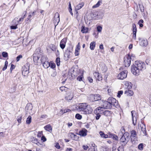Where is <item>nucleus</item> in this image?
Wrapping results in <instances>:
<instances>
[{"label": "nucleus", "instance_id": "1", "mask_svg": "<svg viewBox=\"0 0 151 151\" xmlns=\"http://www.w3.org/2000/svg\"><path fill=\"white\" fill-rule=\"evenodd\" d=\"M145 63L141 61H136L132 67V72L134 75L138 76L140 73V71L145 68Z\"/></svg>", "mask_w": 151, "mask_h": 151}, {"label": "nucleus", "instance_id": "2", "mask_svg": "<svg viewBox=\"0 0 151 151\" xmlns=\"http://www.w3.org/2000/svg\"><path fill=\"white\" fill-rule=\"evenodd\" d=\"M78 109L79 111H82L84 114H91L93 111L91 107L86 103L80 104Z\"/></svg>", "mask_w": 151, "mask_h": 151}, {"label": "nucleus", "instance_id": "3", "mask_svg": "<svg viewBox=\"0 0 151 151\" xmlns=\"http://www.w3.org/2000/svg\"><path fill=\"white\" fill-rule=\"evenodd\" d=\"M121 132L123 134L120 139V142L124 143L125 145L129 140V135L128 132H125V130L124 127H122L121 129Z\"/></svg>", "mask_w": 151, "mask_h": 151}, {"label": "nucleus", "instance_id": "4", "mask_svg": "<svg viewBox=\"0 0 151 151\" xmlns=\"http://www.w3.org/2000/svg\"><path fill=\"white\" fill-rule=\"evenodd\" d=\"M135 57L133 55H131L130 54H128L126 55L124 58V65L126 67H129L130 65L131 61L134 60Z\"/></svg>", "mask_w": 151, "mask_h": 151}, {"label": "nucleus", "instance_id": "5", "mask_svg": "<svg viewBox=\"0 0 151 151\" xmlns=\"http://www.w3.org/2000/svg\"><path fill=\"white\" fill-rule=\"evenodd\" d=\"M108 102L110 104L111 106L117 108L119 106L118 102L115 99L112 97H109L108 99Z\"/></svg>", "mask_w": 151, "mask_h": 151}, {"label": "nucleus", "instance_id": "6", "mask_svg": "<svg viewBox=\"0 0 151 151\" xmlns=\"http://www.w3.org/2000/svg\"><path fill=\"white\" fill-rule=\"evenodd\" d=\"M139 129H140L142 133H141V134L142 136H146V126L145 124L143 122H141V123L138 124Z\"/></svg>", "mask_w": 151, "mask_h": 151}, {"label": "nucleus", "instance_id": "7", "mask_svg": "<svg viewBox=\"0 0 151 151\" xmlns=\"http://www.w3.org/2000/svg\"><path fill=\"white\" fill-rule=\"evenodd\" d=\"M32 105L30 104H28L25 107V109L26 111V114L29 113V114L32 115L34 114V112L32 111Z\"/></svg>", "mask_w": 151, "mask_h": 151}, {"label": "nucleus", "instance_id": "8", "mask_svg": "<svg viewBox=\"0 0 151 151\" xmlns=\"http://www.w3.org/2000/svg\"><path fill=\"white\" fill-rule=\"evenodd\" d=\"M127 71L125 70L120 73L118 76V78L121 80H123L127 77Z\"/></svg>", "mask_w": 151, "mask_h": 151}, {"label": "nucleus", "instance_id": "9", "mask_svg": "<svg viewBox=\"0 0 151 151\" xmlns=\"http://www.w3.org/2000/svg\"><path fill=\"white\" fill-rule=\"evenodd\" d=\"M131 140L132 142H134L135 141L137 140V137L136 131L132 130L131 132Z\"/></svg>", "mask_w": 151, "mask_h": 151}, {"label": "nucleus", "instance_id": "10", "mask_svg": "<svg viewBox=\"0 0 151 151\" xmlns=\"http://www.w3.org/2000/svg\"><path fill=\"white\" fill-rule=\"evenodd\" d=\"M131 114L132 118L133 123L134 125H135L136 124L138 115L134 111H132Z\"/></svg>", "mask_w": 151, "mask_h": 151}, {"label": "nucleus", "instance_id": "11", "mask_svg": "<svg viewBox=\"0 0 151 151\" xmlns=\"http://www.w3.org/2000/svg\"><path fill=\"white\" fill-rule=\"evenodd\" d=\"M60 16L59 13L56 12L55 13L54 17L53 23L55 25V27L60 22Z\"/></svg>", "mask_w": 151, "mask_h": 151}, {"label": "nucleus", "instance_id": "12", "mask_svg": "<svg viewBox=\"0 0 151 151\" xmlns=\"http://www.w3.org/2000/svg\"><path fill=\"white\" fill-rule=\"evenodd\" d=\"M139 42L140 45L142 46H146L148 44V42L147 39L141 38L140 37L138 38Z\"/></svg>", "mask_w": 151, "mask_h": 151}, {"label": "nucleus", "instance_id": "13", "mask_svg": "<svg viewBox=\"0 0 151 151\" xmlns=\"http://www.w3.org/2000/svg\"><path fill=\"white\" fill-rule=\"evenodd\" d=\"M101 106H102L103 108L104 109H109L112 108L110 104H109V103L108 102V100L107 101H104L103 102V104Z\"/></svg>", "mask_w": 151, "mask_h": 151}, {"label": "nucleus", "instance_id": "14", "mask_svg": "<svg viewBox=\"0 0 151 151\" xmlns=\"http://www.w3.org/2000/svg\"><path fill=\"white\" fill-rule=\"evenodd\" d=\"M67 41V39L66 38H63L61 41L60 43V47L62 49H63L65 48Z\"/></svg>", "mask_w": 151, "mask_h": 151}, {"label": "nucleus", "instance_id": "15", "mask_svg": "<svg viewBox=\"0 0 151 151\" xmlns=\"http://www.w3.org/2000/svg\"><path fill=\"white\" fill-rule=\"evenodd\" d=\"M100 69L101 70L103 73L106 72L107 70V68L106 65L103 63H101L100 65Z\"/></svg>", "mask_w": 151, "mask_h": 151}, {"label": "nucleus", "instance_id": "16", "mask_svg": "<svg viewBox=\"0 0 151 151\" xmlns=\"http://www.w3.org/2000/svg\"><path fill=\"white\" fill-rule=\"evenodd\" d=\"M132 31H133V38L134 40L136 39V34L137 32V28L135 24H132Z\"/></svg>", "mask_w": 151, "mask_h": 151}, {"label": "nucleus", "instance_id": "17", "mask_svg": "<svg viewBox=\"0 0 151 151\" xmlns=\"http://www.w3.org/2000/svg\"><path fill=\"white\" fill-rule=\"evenodd\" d=\"M93 75L96 80L99 81L102 80L103 79L102 77L99 72H95L93 73Z\"/></svg>", "mask_w": 151, "mask_h": 151}, {"label": "nucleus", "instance_id": "18", "mask_svg": "<svg viewBox=\"0 0 151 151\" xmlns=\"http://www.w3.org/2000/svg\"><path fill=\"white\" fill-rule=\"evenodd\" d=\"M87 130L85 129H83L79 132L78 134L82 137H85L87 135Z\"/></svg>", "mask_w": 151, "mask_h": 151}, {"label": "nucleus", "instance_id": "19", "mask_svg": "<svg viewBox=\"0 0 151 151\" xmlns=\"http://www.w3.org/2000/svg\"><path fill=\"white\" fill-rule=\"evenodd\" d=\"M130 89H127L124 92V93L127 96H132L134 94V92L132 90Z\"/></svg>", "mask_w": 151, "mask_h": 151}, {"label": "nucleus", "instance_id": "20", "mask_svg": "<svg viewBox=\"0 0 151 151\" xmlns=\"http://www.w3.org/2000/svg\"><path fill=\"white\" fill-rule=\"evenodd\" d=\"M124 84L127 89H131L132 87V84L130 82L128 81L124 82Z\"/></svg>", "mask_w": 151, "mask_h": 151}, {"label": "nucleus", "instance_id": "21", "mask_svg": "<svg viewBox=\"0 0 151 151\" xmlns=\"http://www.w3.org/2000/svg\"><path fill=\"white\" fill-rule=\"evenodd\" d=\"M99 134L101 137L102 138L106 139L109 137V135L108 134H105L102 131H100L99 132Z\"/></svg>", "mask_w": 151, "mask_h": 151}, {"label": "nucleus", "instance_id": "22", "mask_svg": "<svg viewBox=\"0 0 151 151\" xmlns=\"http://www.w3.org/2000/svg\"><path fill=\"white\" fill-rule=\"evenodd\" d=\"M44 129L46 131L51 133L52 131V127L50 124H47L44 127Z\"/></svg>", "mask_w": 151, "mask_h": 151}, {"label": "nucleus", "instance_id": "23", "mask_svg": "<svg viewBox=\"0 0 151 151\" xmlns=\"http://www.w3.org/2000/svg\"><path fill=\"white\" fill-rule=\"evenodd\" d=\"M70 134V136L72 139L77 141L79 137L73 133H71Z\"/></svg>", "mask_w": 151, "mask_h": 151}, {"label": "nucleus", "instance_id": "24", "mask_svg": "<svg viewBox=\"0 0 151 151\" xmlns=\"http://www.w3.org/2000/svg\"><path fill=\"white\" fill-rule=\"evenodd\" d=\"M108 134L109 135V138H112L113 139L116 140L118 139V137L115 134H113L110 132L108 133Z\"/></svg>", "mask_w": 151, "mask_h": 151}, {"label": "nucleus", "instance_id": "25", "mask_svg": "<svg viewBox=\"0 0 151 151\" xmlns=\"http://www.w3.org/2000/svg\"><path fill=\"white\" fill-rule=\"evenodd\" d=\"M73 96L71 93H68L67 94L65 99L69 101L73 99Z\"/></svg>", "mask_w": 151, "mask_h": 151}, {"label": "nucleus", "instance_id": "26", "mask_svg": "<svg viewBox=\"0 0 151 151\" xmlns=\"http://www.w3.org/2000/svg\"><path fill=\"white\" fill-rule=\"evenodd\" d=\"M84 3L81 2L79 3L76 7V10H78L80 9L84 6Z\"/></svg>", "mask_w": 151, "mask_h": 151}, {"label": "nucleus", "instance_id": "27", "mask_svg": "<svg viewBox=\"0 0 151 151\" xmlns=\"http://www.w3.org/2000/svg\"><path fill=\"white\" fill-rule=\"evenodd\" d=\"M96 42L94 41H93L90 43V48L91 50H94L96 46Z\"/></svg>", "mask_w": 151, "mask_h": 151}, {"label": "nucleus", "instance_id": "28", "mask_svg": "<svg viewBox=\"0 0 151 151\" xmlns=\"http://www.w3.org/2000/svg\"><path fill=\"white\" fill-rule=\"evenodd\" d=\"M103 14L102 12L99 13L98 12V15L97 17L94 18V19H102L103 17Z\"/></svg>", "mask_w": 151, "mask_h": 151}, {"label": "nucleus", "instance_id": "29", "mask_svg": "<svg viewBox=\"0 0 151 151\" xmlns=\"http://www.w3.org/2000/svg\"><path fill=\"white\" fill-rule=\"evenodd\" d=\"M104 114L107 116H109L111 114V112L109 110H105L103 112Z\"/></svg>", "mask_w": 151, "mask_h": 151}, {"label": "nucleus", "instance_id": "30", "mask_svg": "<svg viewBox=\"0 0 151 151\" xmlns=\"http://www.w3.org/2000/svg\"><path fill=\"white\" fill-rule=\"evenodd\" d=\"M42 64L43 67L45 68H47L50 66V64L48 61L44 62Z\"/></svg>", "mask_w": 151, "mask_h": 151}, {"label": "nucleus", "instance_id": "31", "mask_svg": "<svg viewBox=\"0 0 151 151\" xmlns=\"http://www.w3.org/2000/svg\"><path fill=\"white\" fill-rule=\"evenodd\" d=\"M17 18H15L12 21V23L13 25H17L18 24L19 22Z\"/></svg>", "mask_w": 151, "mask_h": 151}, {"label": "nucleus", "instance_id": "32", "mask_svg": "<svg viewBox=\"0 0 151 151\" xmlns=\"http://www.w3.org/2000/svg\"><path fill=\"white\" fill-rule=\"evenodd\" d=\"M94 95L95 101H98L101 99V96L100 95L96 94Z\"/></svg>", "mask_w": 151, "mask_h": 151}, {"label": "nucleus", "instance_id": "33", "mask_svg": "<svg viewBox=\"0 0 151 151\" xmlns=\"http://www.w3.org/2000/svg\"><path fill=\"white\" fill-rule=\"evenodd\" d=\"M71 52L70 48H68L66 51V52L65 53V56H67L68 57L70 55V53Z\"/></svg>", "mask_w": 151, "mask_h": 151}, {"label": "nucleus", "instance_id": "34", "mask_svg": "<svg viewBox=\"0 0 151 151\" xmlns=\"http://www.w3.org/2000/svg\"><path fill=\"white\" fill-rule=\"evenodd\" d=\"M47 61H48L47 58L46 56H42L41 59V61L42 63H44V62H45Z\"/></svg>", "mask_w": 151, "mask_h": 151}, {"label": "nucleus", "instance_id": "35", "mask_svg": "<svg viewBox=\"0 0 151 151\" xmlns=\"http://www.w3.org/2000/svg\"><path fill=\"white\" fill-rule=\"evenodd\" d=\"M101 3H102L101 1H99L96 4L94 5L93 6L92 8L94 9V8H96L97 7H99L100 6V5H101Z\"/></svg>", "mask_w": 151, "mask_h": 151}, {"label": "nucleus", "instance_id": "36", "mask_svg": "<svg viewBox=\"0 0 151 151\" xmlns=\"http://www.w3.org/2000/svg\"><path fill=\"white\" fill-rule=\"evenodd\" d=\"M36 11H35L33 12H30L29 13L28 17L31 18L33 17L36 14Z\"/></svg>", "mask_w": 151, "mask_h": 151}, {"label": "nucleus", "instance_id": "37", "mask_svg": "<svg viewBox=\"0 0 151 151\" xmlns=\"http://www.w3.org/2000/svg\"><path fill=\"white\" fill-rule=\"evenodd\" d=\"M32 141L33 143L37 144L38 145H39L40 144L38 141V139L35 138H33Z\"/></svg>", "mask_w": 151, "mask_h": 151}, {"label": "nucleus", "instance_id": "38", "mask_svg": "<svg viewBox=\"0 0 151 151\" xmlns=\"http://www.w3.org/2000/svg\"><path fill=\"white\" fill-rule=\"evenodd\" d=\"M89 100L91 101H95L94 95L93 94H91L88 97Z\"/></svg>", "mask_w": 151, "mask_h": 151}, {"label": "nucleus", "instance_id": "39", "mask_svg": "<svg viewBox=\"0 0 151 151\" xmlns=\"http://www.w3.org/2000/svg\"><path fill=\"white\" fill-rule=\"evenodd\" d=\"M81 31L83 33H86L88 31V28L87 27L85 28L84 26H82Z\"/></svg>", "mask_w": 151, "mask_h": 151}, {"label": "nucleus", "instance_id": "40", "mask_svg": "<svg viewBox=\"0 0 151 151\" xmlns=\"http://www.w3.org/2000/svg\"><path fill=\"white\" fill-rule=\"evenodd\" d=\"M32 117L31 116H29L27 119L26 123L27 124H29L31 122Z\"/></svg>", "mask_w": 151, "mask_h": 151}, {"label": "nucleus", "instance_id": "41", "mask_svg": "<svg viewBox=\"0 0 151 151\" xmlns=\"http://www.w3.org/2000/svg\"><path fill=\"white\" fill-rule=\"evenodd\" d=\"M27 13L26 11H24V12L23 13V15L22 16V17L20 18L19 20H18L19 21V22L21 21H23V20L24 19V18L25 17V15Z\"/></svg>", "mask_w": 151, "mask_h": 151}, {"label": "nucleus", "instance_id": "42", "mask_svg": "<svg viewBox=\"0 0 151 151\" xmlns=\"http://www.w3.org/2000/svg\"><path fill=\"white\" fill-rule=\"evenodd\" d=\"M50 48L53 51H55L56 47L55 45L53 44H51L50 46Z\"/></svg>", "mask_w": 151, "mask_h": 151}, {"label": "nucleus", "instance_id": "43", "mask_svg": "<svg viewBox=\"0 0 151 151\" xmlns=\"http://www.w3.org/2000/svg\"><path fill=\"white\" fill-rule=\"evenodd\" d=\"M139 5L141 12H144V6L142 4H139Z\"/></svg>", "mask_w": 151, "mask_h": 151}, {"label": "nucleus", "instance_id": "44", "mask_svg": "<svg viewBox=\"0 0 151 151\" xmlns=\"http://www.w3.org/2000/svg\"><path fill=\"white\" fill-rule=\"evenodd\" d=\"M39 57L38 56H33V60L34 63L37 64L38 62V60L39 59Z\"/></svg>", "mask_w": 151, "mask_h": 151}, {"label": "nucleus", "instance_id": "45", "mask_svg": "<svg viewBox=\"0 0 151 151\" xmlns=\"http://www.w3.org/2000/svg\"><path fill=\"white\" fill-rule=\"evenodd\" d=\"M29 73V70H22V74L24 76L27 75Z\"/></svg>", "mask_w": 151, "mask_h": 151}, {"label": "nucleus", "instance_id": "46", "mask_svg": "<svg viewBox=\"0 0 151 151\" xmlns=\"http://www.w3.org/2000/svg\"><path fill=\"white\" fill-rule=\"evenodd\" d=\"M56 63L57 65L58 66H59L60 65V58L59 57H58L56 60Z\"/></svg>", "mask_w": 151, "mask_h": 151}, {"label": "nucleus", "instance_id": "47", "mask_svg": "<svg viewBox=\"0 0 151 151\" xmlns=\"http://www.w3.org/2000/svg\"><path fill=\"white\" fill-rule=\"evenodd\" d=\"M138 149L141 150H142L143 148V145L142 143L139 144L138 146Z\"/></svg>", "mask_w": 151, "mask_h": 151}, {"label": "nucleus", "instance_id": "48", "mask_svg": "<svg viewBox=\"0 0 151 151\" xmlns=\"http://www.w3.org/2000/svg\"><path fill=\"white\" fill-rule=\"evenodd\" d=\"M67 89V88L65 86H61L60 88V89L61 91H66Z\"/></svg>", "mask_w": 151, "mask_h": 151}, {"label": "nucleus", "instance_id": "49", "mask_svg": "<svg viewBox=\"0 0 151 151\" xmlns=\"http://www.w3.org/2000/svg\"><path fill=\"white\" fill-rule=\"evenodd\" d=\"M8 64V62L6 60L5 62L4 66L2 69L3 70H4L6 69Z\"/></svg>", "mask_w": 151, "mask_h": 151}, {"label": "nucleus", "instance_id": "50", "mask_svg": "<svg viewBox=\"0 0 151 151\" xmlns=\"http://www.w3.org/2000/svg\"><path fill=\"white\" fill-rule=\"evenodd\" d=\"M22 118V116H19L17 117V121L19 123H20L21 122V120Z\"/></svg>", "mask_w": 151, "mask_h": 151}, {"label": "nucleus", "instance_id": "51", "mask_svg": "<svg viewBox=\"0 0 151 151\" xmlns=\"http://www.w3.org/2000/svg\"><path fill=\"white\" fill-rule=\"evenodd\" d=\"M60 114L62 115L64 113L67 112L68 111H67L66 109H65L64 110L61 109L60 111Z\"/></svg>", "mask_w": 151, "mask_h": 151}, {"label": "nucleus", "instance_id": "52", "mask_svg": "<svg viewBox=\"0 0 151 151\" xmlns=\"http://www.w3.org/2000/svg\"><path fill=\"white\" fill-rule=\"evenodd\" d=\"M75 117L78 119H80L82 118V116L80 114H76Z\"/></svg>", "mask_w": 151, "mask_h": 151}, {"label": "nucleus", "instance_id": "53", "mask_svg": "<svg viewBox=\"0 0 151 151\" xmlns=\"http://www.w3.org/2000/svg\"><path fill=\"white\" fill-rule=\"evenodd\" d=\"M98 15V12H96L93 13V19H94V18L97 17Z\"/></svg>", "mask_w": 151, "mask_h": 151}, {"label": "nucleus", "instance_id": "54", "mask_svg": "<svg viewBox=\"0 0 151 151\" xmlns=\"http://www.w3.org/2000/svg\"><path fill=\"white\" fill-rule=\"evenodd\" d=\"M2 56L4 58H6L8 56V54L7 52H2Z\"/></svg>", "mask_w": 151, "mask_h": 151}, {"label": "nucleus", "instance_id": "55", "mask_svg": "<svg viewBox=\"0 0 151 151\" xmlns=\"http://www.w3.org/2000/svg\"><path fill=\"white\" fill-rule=\"evenodd\" d=\"M123 93V91H119L118 93V94H117V96L119 98H120V97L121 95H122V94Z\"/></svg>", "mask_w": 151, "mask_h": 151}, {"label": "nucleus", "instance_id": "56", "mask_svg": "<svg viewBox=\"0 0 151 151\" xmlns=\"http://www.w3.org/2000/svg\"><path fill=\"white\" fill-rule=\"evenodd\" d=\"M55 146L58 149H60V147L58 142H56L55 143Z\"/></svg>", "mask_w": 151, "mask_h": 151}, {"label": "nucleus", "instance_id": "57", "mask_svg": "<svg viewBox=\"0 0 151 151\" xmlns=\"http://www.w3.org/2000/svg\"><path fill=\"white\" fill-rule=\"evenodd\" d=\"M102 27L101 26H98L97 27V31L99 32H101L102 30Z\"/></svg>", "mask_w": 151, "mask_h": 151}, {"label": "nucleus", "instance_id": "58", "mask_svg": "<svg viewBox=\"0 0 151 151\" xmlns=\"http://www.w3.org/2000/svg\"><path fill=\"white\" fill-rule=\"evenodd\" d=\"M68 6H69V8L70 9L69 12L70 13V14H71L72 15L73 13L72 12V9L71 8V4H70V2Z\"/></svg>", "mask_w": 151, "mask_h": 151}, {"label": "nucleus", "instance_id": "59", "mask_svg": "<svg viewBox=\"0 0 151 151\" xmlns=\"http://www.w3.org/2000/svg\"><path fill=\"white\" fill-rule=\"evenodd\" d=\"M22 55H19L17 57V58H16L17 61V62L19 61V60L20 59L22 58Z\"/></svg>", "mask_w": 151, "mask_h": 151}, {"label": "nucleus", "instance_id": "60", "mask_svg": "<svg viewBox=\"0 0 151 151\" xmlns=\"http://www.w3.org/2000/svg\"><path fill=\"white\" fill-rule=\"evenodd\" d=\"M118 151H124V148L122 146H120L118 148Z\"/></svg>", "mask_w": 151, "mask_h": 151}, {"label": "nucleus", "instance_id": "61", "mask_svg": "<svg viewBox=\"0 0 151 151\" xmlns=\"http://www.w3.org/2000/svg\"><path fill=\"white\" fill-rule=\"evenodd\" d=\"M80 50H77L76 49L75 51V55L76 56H78L79 55V51Z\"/></svg>", "mask_w": 151, "mask_h": 151}, {"label": "nucleus", "instance_id": "62", "mask_svg": "<svg viewBox=\"0 0 151 151\" xmlns=\"http://www.w3.org/2000/svg\"><path fill=\"white\" fill-rule=\"evenodd\" d=\"M42 131H40L38 132L37 134V137H40L42 135Z\"/></svg>", "mask_w": 151, "mask_h": 151}, {"label": "nucleus", "instance_id": "63", "mask_svg": "<svg viewBox=\"0 0 151 151\" xmlns=\"http://www.w3.org/2000/svg\"><path fill=\"white\" fill-rule=\"evenodd\" d=\"M80 42H78L77 45L76 49L77 50H80Z\"/></svg>", "mask_w": 151, "mask_h": 151}, {"label": "nucleus", "instance_id": "64", "mask_svg": "<svg viewBox=\"0 0 151 151\" xmlns=\"http://www.w3.org/2000/svg\"><path fill=\"white\" fill-rule=\"evenodd\" d=\"M55 63H51V65L50 64V68H54L55 67Z\"/></svg>", "mask_w": 151, "mask_h": 151}]
</instances>
